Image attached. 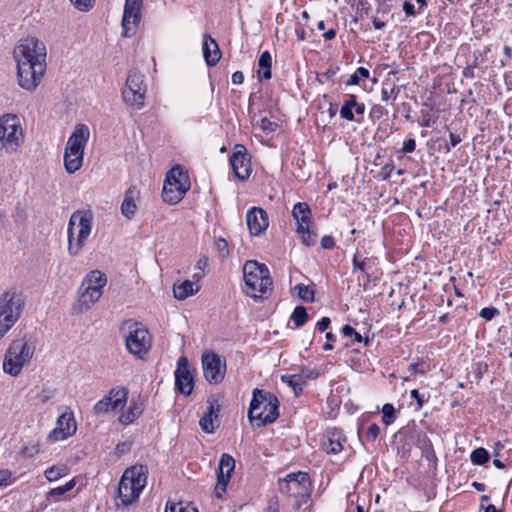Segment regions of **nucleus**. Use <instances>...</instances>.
<instances>
[{
  "instance_id": "obj_52",
  "label": "nucleus",
  "mask_w": 512,
  "mask_h": 512,
  "mask_svg": "<svg viewBox=\"0 0 512 512\" xmlns=\"http://www.w3.org/2000/svg\"><path fill=\"white\" fill-rule=\"evenodd\" d=\"M38 452H39V447L37 444L25 446V447H23V449L21 451L22 455L26 458H31V457L35 456L36 454H38Z\"/></svg>"
},
{
  "instance_id": "obj_50",
  "label": "nucleus",
  "mask_w": 512,
  "mask_h": 512,
  "mask_svg": "<svg viewBox=\"0 0 512 512\" xmlns=\"http://www.w3.org/2000/svg\"><path fill=\"white\" fill-rule=\"evenodd\" d=\"M499 313L498 309L495 307H485L480 310L479 316L486 321L492 320Z\"/></svg>"
},
{
  "instance_id": "obj_62",
  "label": "nucleus",
  "mask_w": 512,
  "mask_h": 512,
  "mask_svg": "<svg viewBox=\"0 0 512 512\" xmlns=\"http://www.w3.org/2000/svg\"><path fill=\"white\" fill-rule=\"evenodd\" d=\"M325 337L328 340V342L323 345V349L325 351L332 350L333 349V345L331 344V342L335 341V339H336L335 335L329 332V333H326Z\"/></svg>"
},
{
  "instance_id": "obj_18",
  "label": "nucleus",
  "mask_w": 512,
  "mask_h": 512,
  "mask_svg": "<svg viewBox=\"0 0 512 512\" xmlns=\"http://www.w3.org/2000/svg\"><path fill=\"white\" fill-rule=\"evenodd\" d=\"M176 389L183 395L188 396L192 393L194 387L193 375L190 371L189 363L186 357H180L175 371Z\"/></svg>"
},
{
  "instance_id": "obj_12",
  "label": "nucleus",
  "mask_w": 512,
  "mask_h": 512,
  "mask_svg": "<svg viewBox=\"0 0 512 512\" xmlns=\"http://www.w3.org/2000/svg\"><path fill=\"white\" fill-rule=\"evenodd\" d=\"M129 391L126 387H114L102 399L93 406V414L96 416L104 415L110 411L116 412L122 410L128 400Z\"/></svg>"
},
{
  "instance_id": "obj_5",
  "label": "nucleus",
  "mask_w": 512,
  "mask_h": 512,
  "mask_svg": "<svg viewBox=\"0 0 512 512\" xmlns=\"http://www.w3.org/2000/svg\"><path fill=\"white\" fill-rule=\"evenodd\" d=\"M146 474L147 469L142 465L132 466L125 470L117 489V498L120 500L117 506L128 507L139 498L146 486Z\"/></svg>"
},
{
  "instance_id": "obj_27",
  "label": "nucleus",
  "mask_w": 512,
  "mask_h": 512,
  "mask_svg": "<svg viewBox=\"0 0 512 512\" xmlns=\"http://www.w3.org/2000/svg\"><path fill=\"white\" fill-rule=\"evenodd\" d=\"M292 216L297 228L303 229V226L310 225L312 222V212L309 205L305 202H298L294 205Z\"/></svg>"
},
{
  "instance_id": "obj_53",
  "label": "nucleus",
  "mask_w": 512,
  "mask_h": 512,
  "mask_svg": "<svg viewBox=\"0 0 512 512\" xmlns=\"http://www.w3.org/2000/svg\"><path fill=\"white\" fill-rule=\"evenodd\" d=\"M416 148V141L414 139H407L403 142L402 148L400 150L401 153H412Z\"/></svg>"
},
{
  "instance_id": "obj_29",
  "label": "nucleus",
  "mask_w": 512,
  "mask_h": 512,
  "mask_svg": "<svg viewBox=\"0 0 512 512\" xmlns=\"http://www.w3.org/2000/svg\"><path fill=\"white\" fill-rule=\"evenodd\" d=\"M200 289L199 285L190 280H185L180 284H174L173 294L178 300H185L191 295H194Z\"/></svg>"
},
{
  "instance_id": "obj_28",
  "label": "nucleus",
  "mask_w": 512,
  "mask_h": 512,
  "mask_svg": "<svg viewBox=\"0 0 512 512\" xmlns=\"http://www.w3.org/2000/svg\"><path fill=\"white\" fill-rule=\"evenodd\" d=\"M166 178L178 185V191L183 195L190 189L188 174L180 166L172 168Z\"/></svg>"
},
{
  "instance_id": "obj_2",
  "label": "nucleus",
  "mask_w": 512,
  "mask_h": 512,
  "mask_svg": "<svg viewBox=\"0 0 512 512\" xmlns=\"http://www.w3.org/2000/svg\"><path fill=\"white\" fill-rule=\"evenodd\" d=\"M244 293L255 301L267 299L273 290V280L268 267L256 260H247L243 265Z\"/></svg>"
},
{
  "instance_id": "obj_4",
  "label": "nucleus",
  "mask_w": 512,
  "mask_h": 512,
  "mask_svg": "<svg viewBox=\"0 0 512 512\" xmlns=\"http://www.w3.org/2000/svg\"><path fill=\"white\" fill-rule=\"evenodd\" d=\"M93 214L90 210H78L71 214L68 221V253L78 256L92 231Z\"/></svg>"
},
{
  "instance_id": "obj_58",
  "label": "nucleus",
  "mask_w": 512,
  "mask_h": 512,
  "mask_svg": "<svg viewBox=\"0 0 512 512\" xmlns=\"http://www.w3.org/2000/svg\"><path fill=\"white\" fill-rule=\"evenodd\" d=\"M11 476L12 473L9 470H0V487L8 485Z\"/></svg>"
},
{
  "instance_id": "obj_39",
  "label": "nucleus",
  "mask_w": 512,
  "mask_h": 512,
  "mask_svg": "<svg viewBox=\"0 0 512 512\" xmlns=\"http://www.w3.org/2000/svg\"><path fill=\"white\" fill-rule=\"evenodd\" d=\"M294 289L297 291L298 297L305 302H313L314 301V290L309 286L304 285L302 283L297 284Z\"/></svg>"
},
{
  "instance_id": "obj_54",
  "label": "nucleus",
  "mask_w": 512,
  "mask_h": 512,
  "mask_svg": "<svg viewBox=\"0 0 512 512\" xmlns=\"http://www.w3.org/2000/svg\"><path fill=\"white\" fill-rule=\"evenodd\" d=\"M55 395V390L53 389H43L41 393L39 394V400L42 403L48 402L50 399H52Z\"/></svg>"
},
{
  "instance_id": "obj_61",
  "label": "nucleus",
  "mask_w": 512,
  "mask_h": 512,
  "mask_svg": "<svg viewBox=\"0 0 512 512\" xmlns=\"http://www.w3.org/2000/svg\"><path fill=\"white\" fill-rule=\"evenodd\" d=\"M231 81L235 85H240L244 81V75L241 71H236L232 74Z\"/></svg>"
},
{
  "instance_id": "obj_33",
  "label": "nucleus",
  "mask_w": 512,
  "mask_h": 512,
  "mask_svg": "<svg viewBox=\"0 0 512 512\" xmlns=\"http://www.w3.org/2000/svg\"><path fill=\"white\" fill-rule=\"evenodd\" d=\"M345 441V437L340 432H332L328 438V446L326 450L328 453L337 454L342 451V442Z\"/></svg>"
},
{
  "instance_id": "obj_3",
  "label": "nucleus",
  "mask_w": 512,
  "mask_h": 512,
  "mask_svg": "<svg viewBox=\"0 0 512 512\" xmlns=\"http://www.w3.org/2000/svg\"><path fill=\"white\" fill-rule=\"evenodd\" d=\"M248 410V418L253 426L262 427L273 423L279 417V401L268 391L255 388Z\"/></svg>"
},
{
  "instance_id": "obj_6",
  "label": "nucleus",
  "mask_w": 512,
  "mask_h": 512,
  "mask_svg": "<svg viewBox=\"0 0 512 512\" xmlns=\"http://www.w3.org/2000/svg\"><path fill=\"white\" fill-rule=\"evenodd\" d=\"M90 132L86 125H76L64 150V167L67 173L78 171L84 160V149L89 140Z\"/></svg>"
},
{
  "instance_id": "obj_46",
  "label": "nucleus",
  "mask_w": 512,
  "mask_h": 512,
  "mask_svg": "<svg viewBox=\"0 0 512 512\" xmlns=\"http://www.w3.org/2000/svg\"><path fill=\"white\" fill-rule=\"evenodd\" d=\"M71 4L79 11L88 12L90 11L96 0H69Z\"/></svg>"
},
{
  "instance_id": "obj_42",
  "label": "nucleus",
  "mask_w": 512,
  "mask_h": 512,
  "mask_svg": "<svg viewBox=\"0 0 512 512\" xmlns=\"http://www.w3.org/2000/svg\"><path fill=\"white\" fill-rule=\"evenodd\" d=\"M165 512H198V510L190 504L178 502L167 503Z\"/></svg>"
},
{
  "instance_id": "obj_60",
  "label": "nucleus",
  "mask_w": 512,
  "mask_h": 512,
  "mask_svg": "<svg viewBox=\"0 0 512 512\" xmlns=\"http://www.w3.org/2000/svg\"><path fill=\"white\" fill-rule=\"evenodd\" d=\"M384 113V108L381 106V105H374L372 108H371V111H370V116L372 118H381L382 115Z\"/></svg>"
},
{
  "instance_id": "obj_11",
  "label": "nucleus",
  "mask_w": 512,
  "mask_h": 512,
  "mask_svg": "<svg viewBox=\"0 0 512 512\" xmlns=\"http://www.w3.org/2000/svg\"><path fill=\"white\" fill-rule=\"evenodd\" d=\"M146 92L144 75L137 71H130L122 92L124 102L132 109L140 110L144 106Z\"/></svg>"
},
{
  "instance_id": "obj_26",
  "label": "nucleus",
  "mask_w": 512,
  "mask_h": 512,
  "mask_svg": "<svg viewBox=\"0 0 512 512\" xmlns=\"http://www.w3.org/2000/svg\"><path fill=\"white\" fill-rule=\"evenodd\" d=\"M138 199L139 191L135 186L130 187L125 192L124 199L121 205V212L126 218L131 219L135 215L137 211L136 201Z\"/></svg>"
},
{
  "instance_id": "obj_40",
  "label": "nucleus",
  "mask_w": 512,
  "mask_h": 512,
  "mask_svg": "<svg viewBox=\"0 0 512 512\" xmlns=\"http://www.w3.org/2000/svg\"><path fill=\"white\" fill-rule=\"evenodd\" d=\"M282 381L287 383L288 386H290L294 394L298 396L302 392V382L301 377L298 375H289V376H282Z\"/></svg>"
},
{
  "instance_id": "obj_25",
  "label": "nucleus",
  "mask_w": 512,
  "mask_h": 512,
  "mask_svg": "<svg viewBox=\"0 0 512 512\" xmlns=\"http://www.w3.org/2000/svg\"><path fill=\"white\" fill-rule=\"evenodd\" d=\"M145 409L144 401L138 397L137 399H132L130 405L126 412L122 413L118 421L123 425H128L133 423L140 415L143 413Z\"/></svg>"
},
{
  "instance_id": "obj_10",
  "label": "nucleus",
  "mask_w": 512,
  "mask_h": 512,
  "mask_svg": "<svg viewBox=\"0 0 512 512\" xmlns=\"http://www.w3.org/2000/svg\"><path fill=\"white\" fill-rule=\"evenodd\" d=\"M22 139L20 119L14 114H5L0 117V150L15 152Z\"/></svg>"
},
{
  "instance_id": "obj_15",
  "label": "nucleus",
  "mask_w": 512,
  "mask_h": 512,
  "mask_svg": "<svg viewBox=\"0 0 512 512\" xmlns=\"http://www.w3.org/2000/svg\"><path fill=\"white\" fill-rule=\"evenodd\" d=\"M142 0H126L124 5L122 27L123 36L135 35L141 18Z\"/></svg>"
},
{
  "instance_id": "obj_64",
  "label": "nucleus",
  "mask_w": 512,
  "mask_h": 512,
  "mask_svg": "<svg viewBox=\"0 0 512 512\" xmlns=\"http://www.w3.org/2000/svg\"><path fill=\"white\" fill-rule=\"evenodd\" d=\"M393 93H394V88L388 89L386 87H383L381 90V100L388 101Z\"/></svg>"
},
{
  "instance_id": "obj_35",
  "label": "nucleus",
  "mask_w": 512,
  "mask_h": 512,
  "mask_svg": "<svg viewBox=\"0 0 512 512\" xmlns=\"http://www.w3.org/2000/svg\"><path fill=\"white\" fill-rule=\"evenodd\" d=\"M290 318L296 327H302L308 321V313L306 308L304 306H296Z\"/></svg>"
},
{
  "instance_id": "obj_32",
  "label": "nucleus",
  "mask_w": 512,
  "mask_h": 512,
  "mask_svg": "<svg viewBox=\"0 0 512 512\" xmlns=\"http://www.w3.org/2000/svg\"><path fill=\"white\" fill-rule=\"evenodd\" d=\"M69 474V468L65 464L53 465L44 471V476L49 482H55Z\"/></svg>"
},
{
  "instance_id": "obj_31",
  "label": "nucleus",
  "mask_w": 512,
  "mask_h": 512,
  "mask_svg": "<svg viewBox=\"0 0 512 512\" xmlns=\"http://www.w3.org/2000/svg\"><path fill=\"white\" fill-rule=\"evenodd\" d=\"M258 77L259 79L268 80L271 78L272 57L268 51L262 52L258 60Z\"/></svg>"
},
{
  "instance_id": "obj_47",
  "label": "nucleus",
  "mask_w": 512,
  "mask_h": 512,
  "mask_svg": "<svg viewBox=\"0 0 512 512\" xmlns=\"http://www.w3.org/2000/svg\"><path fill=\"white\" fill-rule=\"evenodd\" d=\"M215 248L221 259H225L229 256L228 243L225 239L219 238L215 241Z\"/></svg>"
},
{
  "instance_id": "obj_41",
  "label": "nucleus",
  "mask_w": 512,
  "mask_h": 512,
  "mask_svg": "<svg viewBox=\"0 0 512 512\" xmlns=\"http://www.w3.org/2000/svg\"><path fill=\"white\" fill-rule=\"evenodd\" d=\"M382 421L385 425H390L396 420V410L390 403H386L382 408Z\"/></svg>"
},
{
  "instance_id": "obj_21",
  "label": "nucleus",
  "mask_w": 512,
  "mask_h": 512,
  "mask_svg": "<svg viewBox=\"0 0 512 512\" xmlns=\"http://www.w3.org/2000/svg\"><path fill=\"white\" fill-rule=\"evenodd\" d=\"M246 224L252 236H259L269 226L267 212L260 207H252L247 211Z\"/></svg>"
},
{
  "instance_id": "obj_59",
  "label": "nucleus",
  "mask_w": 512,
  "mask_h": 512,
  "mask_svg": "<svg viewBox=\"0 0 512 512\" xmlns=\"http://www.w3.org/2000/svg\"><path fill=\"white\" fill-rule=\"evenodd\" d=\"M330 324H331L330 318L323 317L317 322L316 327L320 332H324L329 327Z\"/></svg>"
},
{
  "instance_id": "obj_34",
  "label": "nucleus",
  "mask_w": 512,
  "mask_h": 512,
  "mask_svg": "<svg viewBox=\"0 0 512 512\" xmlns=\"http://www.w3.org/2000/svg\"><path fill=\"white\" fill-rule=\"evenodd\" d=\"M297 234L300 236L301 242L305 246H313L317 241V233L310 228V225L303 226V229L297 228Z\"/></svg>"
},
{
  "instance_id": "obj_7",
  "label": "nucleus",
  "mask_w": 512,
  "mask_h": 512,
  "mask_svg": "<svg viewBox=\"0 0 512 512\" xmlns=\"http://www.w3.org/2000/svg\"><path fill=\"white\" fill-rule=\"evenodd\" d=\"M278 487L282 494L295 500V509H299L306 504L312 492L309 475L301 471L290 473L285 478L279 479Z\"/></svg>"
},
{
  "instance_id": "obj_8",
  "label": "nucleus",
  "mask_w": 512,
  "mask_h": 512,
  "mask_svg": "<svg viewBox=\"0 0 512 512\" xmlns=\"http://www.w3.org/2000/svg\"><path fill=\"white\" fill-rule=\"evenodd\" d=\"M25 300L22 293L16 290H8L0 297V339L15 325L18 321Z\"/></svg>"
},
{
  "instance_id": "obj_57",
  "label": "nucleus",
  "mask_w": 512,
  "mask_h": 512,
  "mask_svg": "<svg viewBox=\"0 0 512 512\" xmlns=\"http://www.w3.org/2000/svg\"><path fill=\"white\" fill-rule=\"evenodd\" d=\"M335 246V241L332 236L326 235L321 239V247L323 249H333Z\"/></svg>"
},
{
  "instance_id": "obj_55",
  "label": "nucleus",
  "mask_w": 512,
  "mask_h": 512,
  "mask_svg": "<svg viewBox=\"0 0 512 512\" xmlns=\"http://www.w3.org/2000/svg\"><path fill=\"white\" fill-rule=\"evenodd\" d=\"M411 398L415 399L417 401L418 407L421 408L424 403L427 401V398L423 394H420L417 389H413L410 392Z\"/></svg>"
},
{
  "instance_id": "obj_22",
  "label": "nucleus",
  "mask_w": 512,
  "mask_h": 512,
  "mask_svg": "<svg viewBox=\"0 0 512 512\" xmlns=\"http://www.w3.org/2000/svg\"><path fill=\"white\" fill-rule=\"evenodd\" d=\"M207 404V410L200 419L199 425L204 432L212 433L216 427L215 423L218 424L220 405L214 399H209Z\"/></svg>"
},
{
  "instance_id": "obj_17",
  "label": "nucleus",
  "mask_w": 512,
  "mask_h": 512,
  "mask_svg": "<svg viewBox=\"0 0 512 512\" xmlns=\"http://www.w3.org/2000/svg\"><path fill=\"white\" fill-rule=\"evenodd\" d=\"M77 426L73 412L67 409L57 419L56 427L48 434L50 441H59L72 436L76 432Z\"/></svg>"
},
{
  "instance_id": "obj_38",
  "label": "nucleus",
  "mask_w": 512,
  "mask_h": 512,
  "mask_svg": "<svg viewBox=\"0 0 512 512\" xmlns=\"http://www.w3.org/2000/svg\"><path fill=\"white\" fill-rule=\"evenodd\" d=\"M183 196L184 195L179 191H176L172 187L170 188L164 185L162 191V198L165 202H168L170 204H176L183 198Z\"/></svg>"
},
{
  "instance_id": "obj_56",
  "label": "nucleus",
  "mask_w": 512,
  "mask_h": 512,
  "mask_svg": "<svg viewBox=\"0 0 512 512\" xmlns=\"http://www.w3.org/2000/svg\"><path fill=\"white\" fill-rule=\"evenodd\" d=\"M462 141L461 137L457 134L450 133V143L445 145V151L449 152L452 147H455Z\"/></svg>"
},
{
  "instance_id": "obj_63",
  "label": "nucleus",
  "mask_w": 512,
  "mask_h": 512,
  "mask_svg": "<svg viewBox=\"0 0 512 512\" xmlns=\"http://www.w3.org/2000/svg\"><path fill=\"white\" fill-rule=\"evenodd\" d=\"M403 10L407 16H414L416 14L414 5L410 2H404Z\"/></svg>"
},
{
  "instance_id": "obj_19",
  "label": "nucleus",
  "mask_w": 512,
  "mask_h": 512,
  "mask_svg": "<svg viewBox=\"0 0 512 512\" xmlns=\"http://www.w3.org/2000/svg\"><path fill=\"white\" fill-rule=\"evenodd\" d=\"M235 468V460L229 454H222L218 472H217V483L215 485V495L217 498H221L226 491V487L229 483V479Z\"/></svg>"
},
{
  "instance_id": "obj_9",
  "label": "nucleus",
  "mask_w": 512,
  "mask_h": 512,
  "mask_svg": "<svg viewBox=\"0 0 512 512\" xmlns=\"http://www.w3.org/2000/svg\"><path fill=\"white\" fill-rule=\"evenodd\" d=\"M35 347L23 339L14 340L6 351L3 371L11 376H18L24 365L32 358Z\"/></svg>"
},
{
  "instance_id": "obj_48",
  "label": "nucleus",
  "mask_w": 512,
  "mask_h": 512,
  "mask_svg": "<svg viewBox=\"0 0 512 512\" xmlns=\"http://www.w3.org/2000/svg\"><path fill=\"white\" fill-rule=\"evenodd\" d=\"M259 127L260 129L265 133H271L274 132L277 128V123L271 121L267 117H263L259 121Z\"/></svg>"
},
{
  "instance_id": "obj_20",
  "label": "nucleus",
  "mask_w": 512,
  "mask_h": 512,
  "mask_svg": "<svg viewBox=\"0 0 512 512\" xmlns=\"http://www.w3.org/2000/svg\"><path fill=\"white\" fill-rule=\"evenodd\" d=\"M102 296V291L97 288L83 286L81 284L78 291L77 301L74 303L72 311L75 314H81L88 311Z\"/></svg>"
},
{
  "instance_id": "obj_43",
  "label": "nucleus",
  "mask_w": 512,
  "mask_h": 512,
  "mask_svg": "<svg viewBox=\"0 0 512 512\" xmlns=\"http://www.w3.org/2000/svg\"><path fill=\"white\" fill-rule=\"evenodd\" d=\"M430 370V365L425 361L411 363L408 371L415 375H425Z\"/></svg>"
},
{
  "instance_id": "obj_1",
  "label": "nucleus",
  "mask_w": 512,
  "mask_h": 512,
  "mask_svg": "<svg viewBox=\"0 0 512 512\" xmlns=\"http://www.w3.org/2000/svg\"><path fill=\"white\" fill-rule=\"evenodd\" d=\"M13 56L19 86L27 91L35 90L47 68L45 44L36 37H26L14 48Z\"/></svg>"
},
{
  "instance_id": "obj_49",
  "label": "nucleus",
  "mask_w": 512,
  "mask_h": 512,
  "mask_svg": "<svg viewBox=\"0 0 512 512\" xmlns=\"http://www.w3.org/2000/svg\"><path fill=\"white\" fill-rule=\"evenodd\" d=\"M342 333L344 336H351L353 337V341L354 342H357V343H360L363 341V338L362 336L350 325H345L343 328H342Z\"/></svg>"
},
{
  "instance_id": "obj_16",
  "label": "nucleus",
  "mask_w": 512,
  "mask_h": 512,
  "mask_svg": "<svg viewBox=\"0 0 512 512\" xmlns=\"http://www.w3.org/2000/svg\"><path fill=\"white\" fill-rule=\"evenodd\" d=\"M235 176L241 180H247L251 174V159L245 146L236 145L229 158Z\"/></svg>"
},
{
  "instance_id": "obj_37",
  "label": "nucleus",
  "mask_w": 512,
  "mask_h": 512,
  "mask_svg": "<svg viewBox=\"0 0 512 512\" xmlns=\"http://www.w3.org/2000/svg\"><path fill=\"white\" fill-rule=\"evenodd\" d=\"M489 458L490 456L488 451L482 447L473 450L470 455L471 462L474 465H484L488 462Z\"/></svg>"
},
{
  "instance_id": "obj_14",
  "label": "nucleus",
  "mask_w": 512,
  "mask_h": 512,
  "mask_svg": "<svg viewBox=\"0 0 512 512\" xmlns=\"http://www.w3.org/2000/svg\"><path fill=\"white\" fill-rule=\"evenodd\" d=\"M202 368L205 379L210 384L220 383L225 376L226 365L219 355L207 352L202 355Z\"/></svg>"
},
{
  "instance_id": "obj_23",
  "label": "nucleus",
  "mask_w": 512,
  "mask_h": 512,
  "mask_svg": "<svg viewBox=\"0 0 512 512\" xmlns=\"http://www.w3.org/2000/svg\"><path fill=\"white\" fill-rule=\"evenodd\" d=\"M365 109V104L358 103L356 96L351 94L348 95L347 99L344 101L340 109V116L348 121L360 122V120L356 118V115L363 116Z\"/></svg>"
},
{
  "instance_id": "obj_44",
  "label": "nucleus",
  "mask_w": 512,
  "mask_h": 512,
  "mask_svg": "<svg viewBox=\"0 0 512 512\" xmlns=\"http://www.w3.org/2000/svg\"><path fill=\"white\" fill-rule=\"evenodd\" d=\"M369 77V70L364 67H359L347 80V85H357L361 78L366 79Z\"/></svg>"
},
{
  "instance_id": "obj_36",
  "label": "nucleus",
  "mask_w": 512,
  "mask_h": 512,
  "mask_svg": "<svg viewBox=\"0 0 512 512\" xmlns=\"http://www.w3.org/2000/svg\"><path fill=\"white\" fill-rule=\"evenodd\" d=\"M75 486H76V479L73 478L69 482H67L65 485L53 488L50 491H48L46 494V498L50 499L52 497L62 496L65 493L71 491Z\"/></svg>"
},
{
  "instance_id": "obj_24",
  "label": "nucleus",
  "mask_w": 512,
  "mask_h": 512,
  "mask_svg": "<svg viewBox=\"0 0 512 512\" xmlns=\"http://www.w3.org/2000/svg\"><path fill=\"white\" fill-rule=\"evenodd\" d=\"M203 56L208 66H215L220 58L221 52L218 43L210 35H204Z\"/></svg>"
},
{
  "instance_id": "obj_13",
  "label": "nucleus",
  "mask_w": 512,
  "mask_h": 512,
  "mask_svg": "<svg viewBox=\"0 0 512 512\" xmlns=\"http://www.w3.org/2000/svg\"><path fill=\"white\" fill-rule=\"evenodd\" d=\"M128 351L142 358L151 347V339L148 330L138 324H134L125 339Z\"/></svg>"
},
{
  "instance_id": "obj_51",
  "label": "nucleus",
  "mask_w": 512,
  "mask_h": 512,
  "mask_svg": "<svg viewBox=\"0 0 512 512\" xmlns=\"http://www.w3.org/2000/svg\"><path fill=\"white\" fill-rule=\"evenodd\" d=\"M380 433V426L376 423H372L366 432V439L368 441H375L376 438L379 436Z\"/></svg>"
},
{
  "instance_id": "obj_45",
  "label": "nucleus",
  "mask_w": 512,
  "mask_h": 512,
  "mask_svg": "<svg viewBox=\"0 0 512 512\" xmlns=\"http://www.w3.org/2000/svg\"><path fill=\"white\" fill-rule=\"evenodd\" d=\"M372 264H373V259L365 258L364 260L359 261L357 254L354 255L353 260H352L353 271L360 270L362 272H366L368 269L371 268Z\"/></svg>"
},
{
  "instance_id": "obj_30",
  "label": "nucleus",
  "mask_w": 512,
  "mask_h": 512,
  "mask_svg": "<svg viewBox=\"0 0 512 512\" xmlns=\"http://www.w3.org/2000/svg\"><path fill=\"white\" fill-rule=\"evenodd\" d=\"M82 284H83V286L97 288L98 290L103 292V288L107 284V277L104 273H102L98 270L90 271L85 276Z\"/></svg>"
}]
</instances>
